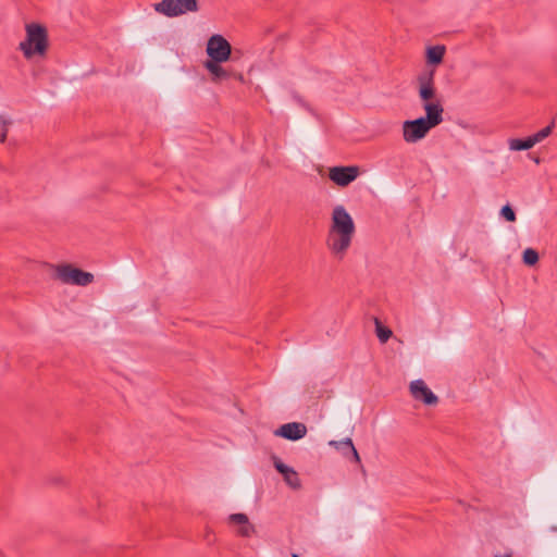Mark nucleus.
<instances>
[{"instance_id": "nucleus-12", "label": "nucleus", "mask_w": 557, "mask_h": 557, "mask_svg": "<svg viewBox=\"0 0 557 557\" xmlns=\"http://www.w3.org/2000/svg\"><path fill=\"white\" fill-rule=\"evenodd\" d=\"M228 519L231 523L239 525L237 530L239 536L249 537L255 533V527L249 522L247 515L233 513Z\"/></svg>"}, {"instance_id": "nucleus-22", "label": "nucleus", "mask_w": 557, "mask_h": 557, "mask_svg": "<svg viewBox=\"0 0 557 557\" xmlns=\"http://www.w3.org/2000/svg\"><path fill=\"white\" fill-rule=\"evenodd\" d=\"M504 219L508 222H515L516 221V213L512 210V208L509 205H506L502 208L500 211Z\"/></svg>"}, {"instance_id": "nucleus-21", "label": "nucleus", "mask_w": 557, "mask_h": 557, "mask_svg": "<svg viewBox=\"0 0 557 557\" xmlns=\"http://www.w3.org/2000/svg\"><path fill=\"white\" fill-rule=\"evenodd\" d=\"M339 444H347V449L351 453L354 461L357 463L361 462L360 456H359L356 447L354 446L351 438H345V440L341 441Z\"/></svg>"}, {"instance_id": "nucleus-1", "label": "nucleus", "mask_w": 557, "mask_h": 557, "mask_svg": "<svg viewBox=\"0 0 557 557\" xmlns=\"http://www.w3.org/2000/svg\"><path fill=\"white\" fill-rule=\"evenodd\" d=\"M355 233L356 225L351 215L344 206H335L332 210L331 224L325 242L332 256L342 260L351 246Z\"/></svg>"}, {"instance_id": "nucleus-23", "label": "nucleus", "mask_w": 557, "mask_h": 557, "mask_svg": "<svg viewBox=\"0 0 557 557\" xmlns=\"http://www.w3.org/2000/svg\"><path fill=\"white\" fill-rule=\"evenodd\" d=\"M10 125V122L0 116V141L3 143L7 139L8 135V127Z\"/></svg>"}, {"instance_id": "nucleus-28", "label": "nucleus", "mask_w": 557, "mask_h": 557, "mask_svg": "<svg viewBox=\"0 0 557 557\" xmlns=\"http://www.w3.org/2000/svg\"><path fill=\"white\" fill-rule=\"evenodd\" d=\"M552 530L557 532V527H552Z\"/></svg>"}, {"instance_id": "nucleus-3", "label": "nucleus", "mask_w": 557, "mask_h": 557, "mask_svg": "<svg viewBox=\"0 0 557 557\" xmlns=\"http://www.w3.org/2000/svg\"><path fill=\"white\" fill-rule=\"evenodd\" d=\"M53 278L63 284L87 286L94 282V274L75 268L71 263L53 265Z\"/></svg>"}, {"instance_id": "nucleus-19", "label": "nucleus", "mask_w": 557, "mask_h": 557, "mask_svg": "<svg viewBox=\"0 0 557 557\" xmlns=\"http://www.w3.org/2000/svg\"><path fill=\"white\" fill-rule=\"evenodd\" d=\"M537 261H539V253H537V251H535L532 248H527L523 251V262L527 265H534V264L537 263Z\"/></svg>"}, {"instance_id": "nucleus-13", "label": "nucleus", "mask_w": 557, "mask_h": 557, "mask_svg": "<svg viewBox=\"0 0 557 557\" xmlns=\"http://www.w3.org/2000/svg\"><path fill=\"white\" fill-rule=\"evenodd\" d=\"M222 62L218 61H206L205 67L212 75L213 82H221L223 79H227L230 77V72L221 66Z\"/></svg>"}, {"instance_id": "nucleus-5", "label": "nucleus", "mask_w": 557, "mask_h": 557, "mask_svg": "<svg viewBox=\"0 0 557 557\" xmlns=\"http://www.w3.org/2000/svg\"><path fill=\"white\" fill-rule=\"evenodd\" d=\"M232 47L230 42L221 35H213L207 42V53L209 61L225 62L230 59Z\"/></svg>"}, {"instance_id": "nucleus-25", "label": "nucleus", "mask_w": 557, "mask_h": 557, "mask_svg": "<svg viewBox=\"0 0 557 557\" xmlns=\"http://www.w3.org/2000/svg\"><path fill=\"white\" fill-rule=\"evenodd\" d=\"M330 444L337 448H347V444H339V442L332 441Z\"/></svg>"}, {"instance_id": "nucleus-18", "label": "nucleus", "mask_w": 557, "mask_h": 557, "mask_svg": "<svg viewBox=\"0 0 557 557\" xmlns=\"http://www.w3.org/2000/svg\"><path fill=\"white\" fill-rule=\"evenodd\" d=\"M553 127H554V123L552 122L546 127L542 128L541 131H539L534 135L530 136L532 141H533V144H534V146L536 144L543 141L546 137H548L552 134V132H553Z\"/></svg>"}, {"instance_id": "nucleus-26", "label": "nucleus", "mask_w": 557, "mask_h": 557, "mask_svg": "<svg viewBox=\"0 0 557 557\" xmlns=\"http://www.w3.org/2000/svg\"><path fill=\"white\" fill-rule=\"evenodd\" d=\"M289 471H294V469L288 467L286 470H284V472L281 473V474H283L284 479L286 478V475L289 474Z\"/></svg>"}, {"instance_id": "nucleus-27", "label": "nucleus", "mask_w": 557, "mask_h": 557, "mask_svg": "<svg viewBox=\"0 0 557 557\" xmlns=\"http://www.w3.org/2000/svg\"><path fill=\"white\" fill-rule=\"evenodd\" d=\"M495 557H511V555H509V554H507V555H505V556H498V555H496Z\"/></svg>"}, {"instance_id": "nucleus-7", "label": "nucleus", "mask_w": 557, "mask_h": 557, "mask_svg": "<svg viewBox=\"0 0 557 557\" xmlns=\"http://www.w3.org/2000/svg\"><path fill=\"white\" fill-rule=\"evenodd\" d=\"M360 169L357 165L332 166L329 169V178L337 186L346 187L358 177Z\"/></svg>"}, {"instance_id": "nucleus-16", "label": "nucleus", "mask_w": 557, "mask_h": 557, "mask_svg": "<svg viewBox=\"0 0 557 557\" xmlns=\"http://www.w3.org/2000/svg\"><path fill=\"white\" fill-rule=\"evenodd\" d=\"M374 323L377 338L381 343H386L392 337L393 332L388 327L382 325L377 318L374 319Z\"/></svg>"}, {"instance_id": "nucleus-4", "label": "nucleus", "mask_w": 557, "mask_h": 557, "mask_svg": "<svg viewBox=\"0 0 557 557\" xmlns=\"http://www.w3.org/2000/svg\"><path fill=\"white\" fill-rule=\"evenodd\" d=\"M157 13L166 17H177L199 10L198 0H162L153 4Z\"/></svg>"}, {"instance_id": "nucleus-8", "label": "nucleus", "mask_w": 557, "mask_h": 557, "mask_svg": "<svg viewBox=\"0 0 557 557\" xmlns=\"http://www.w3.org/2000/svg\"><path fill=\"white\" fill-rule=\"evenodd\" d=\"M418 87L419 97L423 103L437 100L434 84V70L422 73L418 76Z\"/></svg>"}, {"instance_id": "nucleus-10", "label": "nucleus", "mask_w": 557, "mask_h": 557, "mask_svg": "<svg viewBox=\"0 0 557 557\" xmlns=\"http://www.w3.org/2000/svg\"><path fill=\"white\" fill-rule=\"evenodd\" d=\"M274 434L289 441H297L306 436L307 426L301 422H289L281 425Z\"/></svg>"}, {"instance_id": "nucleus-11", "label": "nucleus", "mask_w": 557, "mask_h": 557, "mask_svg": "<svg viewBox=\"0 0 557 557\" xmlns=\"http://www.w3.org/2000/svg\"><path fill=\"white\" fill-rule=\"evenodd\" d=\"M423 109L426 115L422 117L432 128L443 122L444 108L440 100L423 103Z\"/></svg>"}, {"instance_id": "nucleus-17", "label": "nucleus", "mask_w": 557, "mask_h": 557, "mask_svg": "<svg viewBox=\"0 0 557 557\" xmlns=\"http://www.w3.org/2000/svg\"><path fill=\"white\" fill-rule=\"evenodd\" d=\"M553 127H554V123L552 122L546 127L542 128L541 131H539L534 135L530 136L532 141H533V144H534V146L536 144L543 141L546 137H548L552 134V132H553Z\"/></svg>"}, {"instance_id": "nucleus-14", "label": "nucleus", "mask_w": 557, "mask_h": 557, "mask_svg": "<svg viewBox=\"0 0 557 557\" xmlns=\"http://www.w3.org/2000/svg\"><path fill=\"white\" fill-rule=\"evenodd\" d=\"M446 48L443 45L432 46L426 49V63L438 65L443 62Z\"/></svg>"}, {"instance_id": "nucleus-20", "label": "nucleus", "mask_w": 557, "mask_h": 557, "mask_svg": "<svg viewBox=\"0 0 557 557\" xmlns=\"http://www.w3.org/2000/svg\"><path fill=\"white\" fill-rule=\"evenodd\" d=\"M284 481L287 483V485H289L292 488H299L300 487V479L298 476V473L294 470V471H289V474L286 475V478L284 479Z\"/></svg>"}, {"instance_id": "nucleus-6", "label": "nucleus", "mask_w": 557, "mask_h": 557, "mask_svg": "<svg viewBox=\"0 0 557 557\" xmlns=\"http://www.w3.org/2000/svg\"><path fill=\"white\" fill-rule=\"evenodd\" d=\"M432 127L424 122L423 117L405 121L403 124V137L406 143L412 144L421 140Z\"/></svg>"}, {"instance_id": "nucleus-9", "label": "nucleus", "mask_w": 557, "mask_h": 557, "mask_svg": "<svg viewBox=\"0 0 557 557\" xmlns=\"http://www.w3.org/2000/svg\"><path fill=\"white\" fill-rule=\"evenodd\" d=\"M411 396L425 405L433 406L438 403V397L428 387L423 380L412 381L409 385Z\"/></svg>"}, {"instance_id": "nucleus-15", "label": "nucleus", "mask_w": 557, "mask_h": 557, "mask_svg": "<svg viewBox=\"0 0 557 557\" xmlns=\"http://www.w3.org/2000/svg\"><path fill=\"white\" fill-rule=\"evenodd\" d=\"M508 146L510 150L519 151V150H528L534 147V144L531 137H527L525 139L512 138L509 139Z\"/></svg>"}, {"instance_id": "nucleus-29", "label": "nucleus", "mask_w": 557, "mask_h": 557, "mask_svg": "<svg viewBox=\"0 0 557 557\" xmlns=\"http://www.w3.org/2000/svg\"><path fill=\"white\" fill-rule=\"evenodd\" d=\"M292 557H299V556H298V555H296V554H293V555H292Z\"/></svg>"}, {"instance_id": "nucleus-2", "label": "nucleus", "mask_w": 557, "mask_h": 557, "mask_svg": "<svg viewBox=\"0 0 557 557\" xmlns=\"http://www.w3.org/2000/svg\"><path fill=\"white\" fill-rule=\"evenodd\" d=\"M26 37L20 42L18 49L25 59L34 57L45 58L49 48L47 28L38 23H29L25 26Z\"/></svg>"}, {"instance_id": "nucleus-24", "label": "nucleus", "mask_w": 557, "mask_h": 557, "mask_svg": "<svg viewBox=\"0 0 557 557\" xmlns=\"http://www.w3.org/2000/svg\"><path fill=\"white\" fill-rule=\"evenodd\" d=\"M274 466H275V469L282 473L284 472V470H286L288 468V466L284 465L281 460L276 459L274 461Z\"/></svg>"}]
</instances>
